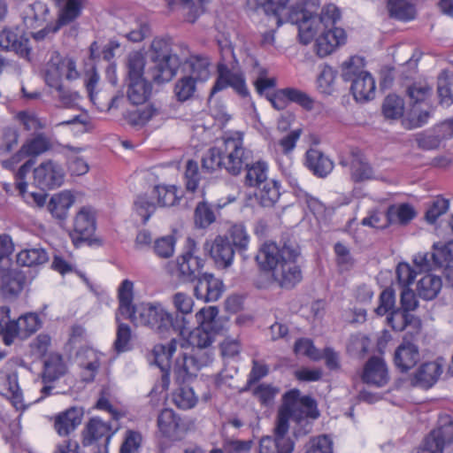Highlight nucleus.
I'll return each mask as SVG.
<instances>
[{"mask_svg":"<svg viewBox=\"0 0 453 453\" xmlns=\"http://www.w3.org/2000/svg\"><path fill=\"white\" fill-rule=\"evenodd\" d=\"M199 167L196 161L189 159L187 161L184 173L186 189L188 192L196 193L198 190L200 182Z\"/></svg>","mask_w":453,"mask_h":453,"instance_id":"obj_61","label":"nucleus"},{"mask_svg":"<svg viewBox=\"0 0 453 453\" xmlns=\"http://www.w3.org/2000/svg\"><path fill=\"white\" fill-rule=\"evenodd\" d=\"M340 19L341 12L334 4L325 5L319 16L316 15L314 28H317V33L319 30L322 31L314 44V50L319 57H326L338 47L345 44L347 41L345 30L335 27Z\"/></svg>","mask_w":453,"mask_h":453,"instance_id":"obj_6","label":"nucleus"},{"mask_svg":"<svg viewBox=\"0 0 453 453\" xmlns=\"http://www.w3.org/2000/svg\"><path fill=\"white\" fill-rule=\"evenodd\" d=\"M16 118L25 130L33 132L35 134L33 138L27 139L26 142H50V138L40 131L42 128V124L35 115L27 111H19Z\"/></svg>","mask_w":453,"mask_h":453,"instance_id":"obj_43","label":"nucleus"},{"mask_svg":"<svg viewBox=\"0 0 453 453\" xmlns=\"http://www.w3.org/2000/svg\"><path fill=\"white\" fill-rule=\"evenodd\" d=\"M65 171L63 167L48 160L34 170V184L42 190L53 189L64 183Z\"/></svg>","mask_w":453,"mask_h":453,"instance_id":"obj_16","label":"nucleus"},{"mask_svg":"<svg viewBox=\"0 0 453 453\" xmlns=\"http://www.w3.org/2000/svg\"><path fill=\"white\" fill-rule=\"evenodd\" d=\"M47 261L48 253L42 248L25 249L17 254V263L21 266H36Z\"/></svg>","mask_w":453,"mask_h":453,"instance_id":"obj_47","label":"nucleus"},{"mask_svg":"<svg viewBox=\"0 0 453 453\" xmlns=\"http://www.w3.org/2000/svg\"><path fill=\"white\" fill-rule=\"evenodd\" d=\"M255 196L263 207H273L280 196V183L276 180H269L257 186Z\"/></svg>","mask_w":453,"mask_h":453,"instance_id":"obj_38","label":"nucleus"},{"mask_svg":"<svg viewBox=\"0 0 453 453\" xmlns=\"http://www.w3.org/2000/svg\"><path fill=\"white\" fill-rule=\"evenodd\" d=\"M388 325L395 332H402L407 329V338L413 340L418 335L422 329V322L419 318L396 308L387 316Z\"/></svg>","mask_w":453,"mask_h":453,"instance_id":"obj_21","label":"nucleus"},{"mask_svg":"<svg viewBox=\"0 0 453 453\" xmlns=\"http://www.w3.org/2000/svg\"><path fill=\"white\" fill-rule=\"evenodd\" d=\"M296 249L275 242H265L256 255V260L263 271L271 272L281 288H290L302 280V271L296 260Z\"/></svg>","mask_w":453,"mask_h":453,"instance_id":"obj_3","label":"nucleus"},{"mask_svg":"<svg viewBox=\"0 0 453 453\" xmlns=\"http://www.w3.org/2000/svg\"><path fill=\"white\" fill-rule=\"evenodd\" d=\"M152 196L156 199L157 206H173L180 201L183 193L175 185L158 184L153 187Z\"/></svg>","mask_w":453,"mask_h":453,"instance_id":"obj_36","label":"nucleus"},{"mask_svg":"<svg viewBox=\"0 0 453 453\" xmlns=\"http://www.w3.org/2000/svg\"><path fill=\"white\" fill-rule=\"evenodd\" d=\"M288 0H247L246 6L253 12H264L275 19L277 27L283 24V13L287 10Z\"/></svg>","mask_w":453,"mask_h":453,"instance_id":"obj_31","label":"nucleus"},{"mask_svg":"<svg viewBox=\"0 0 453 453\" xmlns=\"http://www.w3.org/2000/svg\"><path fill=\"white\" fill-rule=\"evenodd\" d=\"M268 164L258 160L247 167L246 181L250 187L261 186L267 179Z\"/></svg>","mask_w":453,"mask_h":453,"instance_id":"obj_51","label":"nucleus"},{"mask_svg":"<svg viewBox=\"0 0 453 453\" xmlns=\"http://www.w3.org/2000/svg\"><path fill=\"white\" fill-rule=\"evenodd\" d=\"M365 66V58L359 56H352L342 65V77L351 82L350 92L358 103L371 101L376 94L375 79Z\"/></svg>","mask_w":453,"mask_h":453,"instance_id":"obj_7","label":"nucleus"},{"mask_svg":"<svg viewBox=\"0 0 453 453\" xmlns=\"http://www.w3.org/2000/svg\"><path fill=\"white\" fill-rule=\"evenodd\" d=\"M82 3L81 0H66L60 11L57 23L60 26L67 25L75 20L81 13Z\"/></svg>","mask_w":453,"mask_h":453,"instance_id":"obj_56","label":"nucleus"},{"mask_svg":"<svg viewBox=\"0 0 453 453\" xmlns=\"http://www.w3.org/2000/svg\"><path fill=\"white\" fill-rule=\"evenodd\" d=\"M306 167L317 177L325 178L334 169V162L323 151L311 148L305 154Z\"/></svg>","mask_w":453,"mask_h":453,"instance_id":"obj_32","label":"nucleus"},{"mask_svg":"<svg viewBox=\"0 0 453 453\" xmlns=\"http://www.w3.org/2000/svg\"><path fill=\"white\" fill-rule=\"evenodd\" d=\"M289 391L296 392V397L290 405L296 422L300 423L306 418L316 419L319 417L317 402L311 396H301L300 390L297 388H293Z\"/></svg>","mask_w":453,"mask_h":453,"instance_id":"obj_30","label":"nucleus"},{"mask_svg":"<svg viewBox=\"0 0 453 453\" xmlns=\"http://www.w3.org/2000/svg\"><path fill=\"white\" fill-rule=\"evenodd\" d=\"M153 60L156 63L151 70V77L156 83L171 81L177 73L180 59L177 54L172 53V40L170 37H156L150 45Z\"/></svg>","mask_w":453,"mask_h":453,"instance_id":"obj_8","label":"nucleus"},{"mask_svg":"<svg viewBox=\"0 0 453 453\" xmlns=\"http://www.w3.org/2000/svg\"><path fill=\"white\" fill-rule=\"evenodd\" d=\"M224 168V150L221 147H212L202 158L203 172L212 173Z\"/></svg>","mask_w":453,"mask_h":453,"instance_id":"obj_50","label":"nucleus"},{"mask_svg":"<svg viewBox=\"0 0 453 453\" xmlns=\"http://www.w3.org/2000/svg\"><path fill=\"white\" fill-rule=\"evenodd\" d=\"M229 241L234 249L239 253L242 254L248 250L250 243V235L246 230V227L242 224H235L228 230Z\"/></svg>","mask_w":453,"mask_h":453,"instance_id":"obj_52","label":"nucleus"},{"mask_svg":"<svg viewBox=\"0 0 453 453\" xmlns=\"http://www.w3.org/2000/svg\"><path fill=\"white\" fill-rule=\"evenodd\" d=\"M67 365L59 353H51L43 363L42 379L44 383H51L67 372Z\"/></svg>","mask_w":453,"mask_h":453,"instance_id":"obj_35","label":"nucleus"},{"mask_svg":"<svg viewBox=\"0 0 453 453\" xmlns=\"http://www.w3.org/2000/svg\"><path fill=\"white\" fill-rule=\"evenodd\" d=\"M382 112L385 118L397 119L403 114V101L396 95H388L383 103Z\"/></svg>","mask_w":453,"mask_h":453,"instance_id":"obj_59","label":"nucleus"},{"mask_svg":"<svg viewBox=\"0 0 453 453\" xmlns=\"http://www.w3.org/2000/svg\"><path fill=\"white\" fill-rule=\"evenodd\" d=\"M294 353L296 356L306 357L312 361L322 359V352L315 347L312 340L308 338L303 337L296 341Z\"/></svg>","mask_w":453,"mask_h":453,"instance_id":"obj_57","label":"nucleus"},{"mask_svg":"<svg viewBox=\"0 0 453 453\" xmlns=\"http://www.w3.org/2000/svg\"><path fill=\"white\" fill-rule=\"evenodd\" d=\"M266 98L272 106L278 111L287 108L289 103H296L306 111H311L314 107L313 98L307 93L295 88L277 89L267 95Z\"/></svg>","mask_w":453,"mask_h":453,"instance_id":"obj_15","label":"nucleus"},{"mask_svg":"<svg viewBox=\"0 0 453 453\" xmlns=\"http://www.w3.org/2000/svg\"><path fill=\"white\" fill-rule=\"evenodd\" d=\"M4 309L5 311H3L2 319H0V328L2 329V332H0V336H2L5 345H10L12 343L16 337H23L21 330H19V324L18 319L11 320L9 317V309Z\"/></svg>","mask_w":453,"mask_h":453,"instance_id":"obj_48","label":"nucleus"},{"mask_svg":"<svg viewBox=\"0 0 453 453\" xmlns=\"http://www.w3.org/2000/svg\"><path fill=\"white\" fill-rule=\"evenodd\" d=\"M428 435L441 444L444 449L446 445L453 443V420L433 429Z\"/></svg>","mask_w":453,"mask_h":453,"instance_id":"obj_63","label":"nucleus"},{"mask_svg":"<svg viewBox=\"0 0 453 453\" xmlns=\"http://www.w3.org/2000/svg\"><path fill=\"white\" fill-rule=\"evenodd\" d=\"M232 149L228 148L229 143H224V169L231 175H238L243 167L248 166V161L251 157V151L243 147V143H232Z\"/></svg>","mask_w":453,"mask_h":453,"instance_id":"obj_24","label":"nucleus"},{"mask_svg":"<svg viewBox=\"0 0 453 453\" xmlns=\"http://www.w3.org/2000/svg\"><path fill=\"white\" fill-rule=\"evenodd\" d=\"M295 441L292 439L263 436L259 441V453H293Z\"/></svg>","mask_w":453,"mask_h":453,"instance_id":"obj_41","label":"nucleus"},{"mask_svg":"<svg viewBox=\"0 0 453 453\" xmlns=\"http://www.w3.org/2000/svg\"><path fill=\"white\" fill-rule=\"evenodd\" d=\"M196 82L191 76H184L178 80L173 88L177 101L182 103L190 99L196 90Z\"/></svg>","mask_w":453,"mask_h":453,"instance_id":"obj_53","label":"nucleus"},{"mask_svg":"<svg viewBox=\"0 0 453 453\" xmlns=\"http://www.w3.org/2000/svg\"><path fill=\"white\" fill-rule=\"evenodd\" d=\"M407 336L394 354V364L401 372H407L416 366L420 358L419 349L417 345L409 342Z\"/></svg>","mask_w":453,"mask_h":453,"instance_id":"obj_28","label":"nucleus"},{"mask_svg":"<svg viewBox=\"0 0 453 453\" xmlns=\"http://www.w3.org/2000/svg\"><path fill=\"white\" fill-rule=\"evenodd\" d=\"M51 143H23L18 150L9 158H2V165L5 169L13 170L19 163L26 164L32 160L33 165L35 157L51 148Z\"/></svg>","mask_w":453,"mask_h":453,"instance_id":"obj_25","label":"nucleus"},{"mask_svg":"<svg viewBox=\"0 0 453 453\" xmlns=\"http://www.w3.org/2000/svg\"><path fill=\"white\" fill-rule=\"evenodd\" d=\"M172 303L175 309L173 319L183 320V331L188 325V316L193 312L194 300L192 296L184 292H177L172 296Z\"/></svg>","mask_w":453,"mask_h":453,"instance_id":"obj_42","label":"nucleus"},{"mask_svg":"<svg viewBox=\"0 0 453 453\" xmlns=\"http://www.w3.org/2000/svg\"><path fill=\"white\" fill-rule=\"evenodd\" d=\"M83 413L76 407H71L54 418V428L58 435L68 436L81 423Z\"/></svg>","mask_w":453,"mask_h":453,"instance_id":"obj_33","label":"nucleus"},{"mask_svg":"<svg viewBox=\"0 0 453 453\" xmlns=\"http://www.w3.org/2000/svg\"><path fill=\"white\" fill-rule=\"evenodd\" d=\"M33 166L32 160L21 165L15 174L16 188L25 202L36 207H42L46 203L47 195L44 192H27V183L26 177Z\"/></svg>","mask_w":453,"mask_h":453,"instance_id":"obj_27","label":"nucleus"},{"mask_svg":"<svg viewBox=\"0 0 453 453\" xmlns=\"http://www.w3.org/2000/svg\"><path fill=\"white\" fill-rule=\"evenodd\" d=\"M445 363L443 357L422 363L411 378V385L426 389L432 388L441 376Z\"/></svg>","mask_w":453,"mask_h":453,"instance_id":"obj_19","label":"nucleus"},{"mask_svg":"<svg viewBox=\"0 0 453 453\" xmlns=\"http://www.w3.org/2000/svg\"><path fill=\"white\" fill-rule=\"evenodd\" d=\"M284 22L297 26L299 40L304 45L309 44L317 35V28H314L316 15L306 10L303 3L291 6L283 17Z\"/></svg>","mask_w":453,"mask_h":453,"instance_id":"obj_13","label":"nucleus"},{"mask_svg":"<svg viewBox=\"0 0 453 453\" xmlns=\"http://www.w3.org/2000/svg\"><path fill=\"white\" fill-rule=\"evenodd\" d=\"M186 64L189 67L191 77L196 81H205L210 75L209 65L210 60L203 55H190L186 60Z\"/></svg>","mask_w":453,"mask_h":453,"instance_id":"obj_45","label":"nucleus"},{"mask_svg":"<svg viewBox=\"0 0 453 453\" xmlns=\"http://www.w3.org/2000/svg\"><path fill=\"white\" fill-rule=\"evenodd\" d=\"M82 356L86 361H81L80 366L81 380L86 383L93 382L101 366V354L96 350L88 348L82 350Z\"/></svg>","mask_w":453,"mask_h":453,"instance_id":"obj_39","label":"nucleus"},{"mask_svg":"<svg viewBox=\"0 0 453 453\" xmlns=\"http://www.w3.org/2000/svg\"><path fill=\"white\" fill-rule=\"evenodd\" d=\"M339 149V164L343 167H349L351 179L355 182L372 180L374 176L373 168L369 162L372 150H365L358 146L342 143Z\"/></svg>","mask_w":453,"mask_h":453,"instance_id":"obj_10","label":"nucleus"},{"mask_svg":"<svg viewBox=\"0 0 453 453\" xmlns=\"http://www.w3.org/2000/svg\"><path fill=\"white\" fill-rule=\"evenodd\" d=\"M96 231V212L92 207H82L74 218L73 230L70 233L75 247L88 241Z\"/></svg>","mask_w":453,"mask_h":453,"instance_id":"obj_17","label":"nucleus"},{"mask_svg":"<svg viewBox=\"0 0 453 453\" xmlns=\"http://www.w3.org/2000/svg\"><path fill=\"white\" fill-rule=\"evenodd\" d=\"M416 216L414 208L409 203L393 204L388 208V219L391 224L405 225Z\"/></svg>","mask_w":453,"mask_h":453,"instance_id":"obj_49","label":"nucleus"},{"mask_svg":"<svg viewBox=\"0 0 453 453\" xmlns=\"http://www.w3.org/2000/svg\"><path fill=\"white\" fill-rule=\"evenodd\" d=\"M305 453H334V442L327 434H321L310 441Z\"/></svg>","mask_w":453,"mask_h":453,"instance_id":"obj_64","label":"nucleus"},{"mask_svg":"<svg viewBox=\"0 0 453 453\" xmlns=\"http://www.w3.org/2000/svg\"><path fill=\"white\" fill-rule=\"evenodd\" d=\"M178 342L171 340L166 344H156L152 349L154 362L162 372L160 382L156 384L152 392H165L170 385V361L177 349Z\"/></svg>","mask_w":453,"mask_h":453,"instance_id":"obj_14","label":"nucleus"},{"mask_svg":"<svg viewBox=\"0 0 453 453\" xmlns=\"http://www.w3.org/2000/svg\"><path fill=\"white\" fill-rule=\"evenodd\" d=\"M176 242V237L173 234L156 239L152 245L155 255L161 258L171 257L174 253Z\"/></svg>","mask_w":453,"mask_h":453,"instance_id":"obj_58","label":"nucleus"},{"mask_svg":"<svg viewBox=\"0 0 453 453\" xmlns=\"http://www.w3.org/2000/svg\"><path fill=\"white\" fill-rule=\"evenodd\" d=\"M146 59L139 51L131 52L127 58V97L133 104H142L145 103L152 90V85L148 81L144 74Z\"/></svg>","mask_w":453,"mask_h":453,"instance_id":"obj_9","label":"nucleus"},{"mask_svg":"<svg viewBox=\"0 0 453 453\" xmlns=\"http://www.w3.org/2000/svg\"><path fill=\"white\" fill-rule=\"evenodd\" d=\"M197 251L196 241L188 237L181 254L175 261L167 264V271L180 282L196 281L194 294L197 299L206 303L215 302L223 293V282L211 273H202L205 260L197 255Z\"/></svg>","mask_w":453,"mask_h":453,"instance_id":"obj_1","label":"nucleus"},{"mask_svg":"<svg viewBox=\"0 0 453 453\" xmlns=\"http://www.w3.org/2000/svg\"><path fill=\"white\" fill-rule=\"evenodd\" d=\"M442 286L441 279L432 274L424 275L418 282L417 292L425 300H433L439 294Z\"/></svg>","mask_w":453,"mask_h":453,"instance_id":"obj_44","label":"nucleus"},{"mask_svg":"<svg viewBox=\"0 0 453 453\" xmlns=\"http://www.w3.org/2000/svg\"><path fill=\"white\" fill-rule=\"evenodd\" d=\"M26 283L25 273L11 265L0 266V288L5 296L19 295Z\"/></svg>","mask_w":453,"mask_h":453,"instance_id":"obj_29","label":"nucleus"},{"mask_svg":"<svg viewBox=\"0 0 453 453\" xmlns=\"http://www.w3.org/2000/svg\"><path fill=\"white\" fill-rule=\"evenodd\" d=\"M119 313L123 319L141 324L159 333L183 332V320L173 319V314L161 303H141L134 304V283L124 280L118 289Z\"/></svg>","mask_w":453,"mask_h":453,"instance_id":"obj_2","label":"nucleus"},{"mask_svg":"<svg viewBox=\"0 0 453 453\" xmlns=\"http://www.w3.org/2000/svg\"><path fill=\"white\" fill-rule=\"evenodd\" d=\"M211 364L210 354L204 353L200 359L178 357L173 365L174 380L178 388L173 393V402L180 409L188 410L196 406L198 397L190 384L197 372Z\"/></svg>","mask_w":453,"mask_h":453,"instance_id":"obj_5","label":"nucleus"},{"mask_svg":"<svg viewBox=\"0 0 453 453\" xmlns=\"http://www.w3.org/2000/svg\"><path fill=\"white\" fill-rule=\"evenodd\" d=\"M157 426L163 437L176 439L181 426V418L172 409L165 408L158 414Z\"/></svg>","mask_w":453,"mask_h":453,"instance_id":"obj_34","label":"nucleus"},{"mask_svg":"<svg viewBox=\"0 0 453 453\" xmlns=\"http://www.w3.org/2000/svg\"><path fill=\"white\" fill-rule=\"evenodd\" d=\"M440 104L450 106L453 104V78L448 75H440L437 86Z\"/></svg>","mask_w":453,"mask_h":453,"instance_id":"obj_60","label":"nucleus"},{"mask_svg":"<svg viewBox=\"0 0 453 453\" xmlns=\"http://www.w3.org/2000/svg\"><path fill=\"white\" fill-rule=\"evenodd\" d=\"M157 203L150 201L147 195H139L134 203V210L146 224L157 209Z\"/></svg>","mask_w":453,"mask_h":453,"instance_id":"obj_62","label":"nucleus"},{"mask_svg":"<svg viewBox=\"0 0 453 453\" xmlns=\"http://www.w3.org/2000/svg\"><path fill=\"white\" fill-rule=\"evenodd\" d=\"M0 395L7 399L16 411H24L27 409L16 372L0 373Z\"/></svg>","mask_w":453,"mask_h":453,"instance_id":"obj_22","label":"nucleus"},{"mask_svg":"<svg viewBox=\"0 0 453 453\" xmlns=\"http://www.w3.org/2000/svg\"><path fill=\"white\" fill-rule=\"evenodd\" d=\"M407 95L411 104V114L415 116L418 105L427 104V101L432 96V88L420 83H413L408 88Z\"/></svg>","mask_w":453,"mask_h":453,"instance_id":"obj_46","label":"nucleus"},{"mask_svg":"<svg viewBox=\"0 0 453 453\" xmlns=\"http://www.w3.org/2000/svg\"><path fill=\"white\" fill-rule=\"evenodd\" d=\"M204 249L218 268L226 269L234 263L235 250L226 235H217L211 241H206Z\"/></svg>","mask_w":453,"mask_h":453,"instance_id":"obj_18","label":"nucleus"},{"mask_svg":"<svg viewBox=\"0 0 453 453\" xmlns=\"http://www.w3.org/2000/svg\"><path fill=\"white\" fill-rule=\"evenodd\" d=\"M219 309L216 306L203 307L196 313L198 326L188 331V325H187L184 334L179 333L181 337L180 347L182 349L191 348V353L183 352L179 357L196 360L206 353L211 355V362L213 361V353L208 347L219 331L217 321Z\"/></svg>","mask_w":453,"mask_h":453,"instance_id":"obj_4","label":"nucleus"},{"mask_svg":"<svg viewBox=\"0 0 453 453\" xmlns=\"http://www.w3.org/2000/svg\"><path fill=\"white\" fill-rule=\"evenodd\" d=\"M361 380L365 384L376 388L384 387L389 380L388 371L383 358L372 356L363 367Z\"/></svg>","mask_w":453,"mask_h":453,"instance_id":"obj_23","label":"nucleus"},{"mask_svg":"<svg viewBox=\"0 0 453 453\" xmlns=\"http://www.w3.org/2000/svg\"><path fill=\"white\" fill-rule=\"evenodd\" d=\"M336 77L337 71L331 66L325 65L317 78V87L319 92L326 95H331L334 91Z\"/></svg>","mask_w":453,"mask_h":453,"instance_id":"obj_54","label":"nucleus"},{"mask_svg":"<svg viewBox=\"0 0 453 453\" xmlns=\"http://www.w3.org/2000/svg\"><path fill=\"white\" fill-rule=\"evenodd\" d=\"M0 48L4 50H12L20 58L31 59L32 49L29 47V39L20 34L18 27H4L0 32Z\"/></svg>","mask_w":453,"mask_h":453,"instance_id":"obj_20","label":"nucleus"},{"mask_svg":"<svg viewBox=\"0 0 453 453\" xmlns=\"http://www.w3.org/2000/svg\"><path fill=\"white\" fill-rule=\"evenodd\" d=\"M296 397V391H287L282 395V403L279 408L273 437L291 439L288 436L289 430V420L294 419L293 411L290 405Z\"/></svg>","mask_w":453,"mask_h":453,"instance_id":"obj_26","label":"nucleus"},{"mask_svg":"<svg viewBox=\"0 0 453 453\" xmlns=\"http://www.w3.org/2000/svg\"><path fill=\"white\" fill-rule=\"evenodd\" d=\"M79 76L80 73L73 58L55 53L47 63L44 79L49 87L61 89L64 78L67 81H74Z\"/></svg>","mask_w":453,"mask_h":453,"instance_id":"obj_12","label":"nucleus"},{"mask_svg":"<svg viewBox=\"0 0 453 453\" xmlns=\"http://www.w3.org/2000/svg\"><path fill=\"white\" fill-rule=\"evenodd\" d=\"M119 312L116 314V320L119 323L116 331V339L114 341V349L117 352L121 353L130 349V342L132 339L131 327L125 323L119 322Z\"/></svg>","mask_w":453,"mask_h":453,"instance_id":"obj_55","label":"nucleus"},{"mask_svg":"<svg viewBox=\"0 0 453 453\" xmlns=\"http://www.w3.org/2000/svg\"><path fill=\"white\" fill-rule=\"evenodd\" d=\"M115 431L110 423L97 417L91 418L81 432L83 447L90 448L91 453H108V447Z\"/></svg>","mask_w":453,"mask_h":453,"instance_id":"obj_11","label":"nucleus"},{"mask_svg":"<svg viewBox=\"0 0 453 453\" xmlns=\"http://www.w3.org/2000/svg\"><path fill=\"white\" fill-rule=\"evenodd\" d=\"M73 203V195L70 191H62L51 196L48 203V210L52 217L65 219Z\"/></svg>","mask_w":453,"mask_h":453,"instance_id":"obj_40","label":"nucleus"},{"mask_svg":"<svg viewBox=\"0 0 453 453\" xmlns=\"http://www.w3.org/2000/svg\"><path fill=\"white\" fill-rule=\"evenodd\" d=\"M386 7L391 19L409 22L415 19L417 10L409 0H387Z\"/></svg>","mask_w":453,"mask_h":453,"instance_id":"obj_37","label":"nucleus"}]
</instances>
